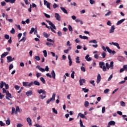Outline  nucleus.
I'll return each instance as SVG.
<instances>
[{
  "instance_id": "nucleus-1",
  "label": "nucleus",
  "mask_w": 127,
  "mask_h": 127,
  "mask_svg": "<svg viewBox=\"0 0 127 127\" xmlns=\"http://www.w3.org/2000/svg\"><path fill=\"white\" fill-rule=\"evenodd\" d=\"M106 66L105 65V63L104 62H101L99 63V67L102 69L104 72H106L107 70H109L110 68L111 69H114V62L112 61L110 62V65L109 63H106L105 64Z\"/></svg>"
},
{
  "instance_id": "nucleus-2",
  "label": "nucleus",
  "mask_w": 127,
  "mask_h": 127,
  "mask_svg": "<svg viewBox=\"0 0 127 127\" xmlns=\"http://www.w3.org/2000/svg\"><path fill=\"white\" fill-rule=\"evenodd\" d=\"M55 96H56V93H53L52 97L47 101V104H49L50 102H52V101H55Z\"/></svg>"
},
{
  "instance_id": "nucleus-3",
  "label": "nucleus",
  "mask_w": 127,
  "mask_h": 127,
  "mask_svg": "<svg viewBox=\"0 0 127 127\" xmlns=\"http://www.w3.org/2000/svg\"><path fill=\"white\" fill-rule=\"evenodd\" d=\"M44 5H46L47 8H49V9H51V8L50 7V3L48 2L47 0H44Z\"/></svg>"
},
{
  "instance_id": "nucleus-4",
  "label": "nucleus",
  "mask_w": 127,
  "mask_h": 127,
  "mask_svg": "<svg viewBox=\"0 0 127 127\" xmlns=\"http://www.w3.org/2000/svg\"><path fill=\"white\" fill-rule=\"evenodd\" d=\"M32 85H33V82H31L29 84H28V82H23V86H24V87H27V86H28V87H31Z\"/></svg>"
},
{
  "instance_id": "nucleus-5",
  "label": "nucleus",
  "mask_w": 127,
  "mask_h": 127,
  "mask_svg": "<svg viewBox=\"0 0 127 127\" xmlns=\"http://www.w3.org/2000/svg\"><path fill=\"white\" fill-rule=\"evenodd\" d=\"M55 17L56 18L57 20H58V21H60V20H61V17L58 13H56L55 14Z\"/></svg>"
},
{
  "instance_id": "nucleus-6",
  "label": "nucleus",
  "mask_w": 127,
  "mask_h": 127,
  "mask_svg": "<svg viewBox=\"0 0 127 127\" xmlns=\"http://www.w3.org/2000/svg\"><path fill=\"white\" fill-rule=\"evenodd\" d=\"M47 22H48V23H49V24L51 25V26H52V27H53L54 29H56V27L55 26V25H54V24H53V23H52L51 21L47 20Z\"/></svg>"
},
{
  "instance_id": "nucleus-7",
  "label": "nucleus",
  "mask_w": 127,
  "mask_h": 127,
  "mask_svg": "<svg viewBox=\"0 0 127 127\" xmlns=\"http://www.w3.org/2000/svg\"><path fill=\"white\" fill-rule=\"evenodd\" d=\"M109 44H113V45H114V46H116L118 49H121V47H120V45L118 43H115L114 42H112V43H110Z\"/></svg>"
},
{
  "instance_id": "nucleus-8",
  "label": "nucleus",
  "mask_w": 127,
  "mask_h": 127,
  "mask_svg": "<svg viewBox=\"0 0 127 127\" xmlns=\"http://www.w3.org/2000/svg\"><path fill=\"white\" fill-rule=\"evenodd\" d=\"M39 94H43V95H46V91L43 90L42 89L38 90L37 91Z\"/></svg>"
},
{
  "instance_id": "nucleus-9",
  "label": "nucleus",
  "mask_w": 127,
  "mask_h": 127,
  "mask_svg": "<svg viewBox=\"0 0 127 127\" xmlns=\"http://www.w3.org/2000/svg\"><path fill=\"white\" fill-rule=\"evenodd\" d=\"M101 79H102V78L101 77V75L100 74V73H99L97 76V80H96L97 84H99V83L101 82Z\"/></svg>"
},
{
  "instance_id": "nucleus-10",
  "label": "nucleus",
  "mask_w": 127,
  "mask_h": 127,
  "mask_svg": "<svg viewBox=\"0 0 127 127\" xmlns=\"http://www.w3.org/2000/svg\"><path fill=\"white\" fill-rule=\"evenodd\" d=\"M80 83V86H83V83H86V80L85 79H80L79 81Z\"/></svg>"
},
{
  "instance_id": "nucleus-11",
  "label": "nucleus",
  "mask_w": 127,
  "mask_h": 127,
  "mask_svg": "<svg viewBox=\"0 0 127 127\" xmlns=\"http://www.w3.org/2000/svg\"><path fill=\"white\" fill-rule=\"evenodd\" d=\"M114 32H115V25H113L109 31V33H114Z\"/></svg>"
},
{
  "instance_id": "nucleus-12",
  "label": "nucleus",
  "mask_w": 127,
  "mask_h": 127,
  "mask_svg": "<svg viewBox=\"0 0 127 127\" xmlns=\"http://www.w3.org/2000/svg\"><path fill=\"white\" fill-rule=\"evenodd\" d=\"M125 20L126 19L124 18L118 21L117 23V25H120V24H122V23H123V22H124Z\"/></svg>"
},
{
  "instance_id": "nucleus-13",
  "label": "nucleus",
  "mask_w": 127,
  "mask_h": 127,
  "mask_svg": "<svg viewBox=\"0 0 127 127\" xmlns=\"http://www.w3.org/2000/svg\"><path fill=\"white\" fill-rule=\"evenodd\" d=\"M27 122L29 126H32V123H31V119H30V118L28 117L27 118Z\"/></svg>"
},
{
  "instance_id": "nucleus-14",
  "label": "nucleus",
  "mask_w": 127,
  "mask_h": 127,
  "mask_svg": "<svg viewBox=\"0 0 127 127\" xmlns=\"http://www.w3.org/2000/svg\"><path fill=\"white\" fill-rule=\"evenodd\" d=\"M32 95V90H29V91H27L26 92V95L27 97H29V96H31Z\"/></svg>"
},
{
  "instance_id": "nucleus-15",
  "label": "nucleus",
  "mask_w": 127,
  "mask_h": 127,
  "mask_svg": "<svg viewBox=\"0 0 127 127\" xmlns=\"http://www.w3.org/2000/svg\"><path fill=\"white\" fill-rule=\"evenodd\" d=\"M78 117H81V119H87L85 115H84V114H82L81 113L78 114Z\"/></svg>"
},
{
  "instance_id": "nucleus-16",
  "label": "nucleus",
  "mask_w": 127,
  "mask_h": 127,
  "mask_svg": "<svg viewBox=\"0 0 127 127\" xmlns=\"http://www.w3.org/2000/svg\"><path fill=\"white\" fill-rule=\"evenodd\" d=\"M125 70V71H126L127 72V67L123 66V68H121L120 70V73H123V72H124Z\"/></svg>"
},
{
  "instance_id": "nucleus-17",
  "label": "nucleus",
  "mask_w": 127,
  "mask_h": 127,
  "mask_svg": "<svg viewBox=\"0 0 127 127\" xmlns=\"http://www.w3.org/2000/svg\"><path fill=\"white\" fill-rule=\"evenodd\" d=\"M37 68H38V69H39V70L41 71V72H45V69L42 67H40V66L39 65H37Z\"/></svg>"
},
{
  "instance_id": "nucleus-18",
  "label": "nucleus",
  "mask_w": 127,
  "mask_h": 127,
  "mask_svg": "<svg viewBox=\"0 0 127 127\" xmlns=\"http://www.w3.org/2000/svg\"><path fill=\"white\" fill-rule=\"evenodd\" d=\"M51 75L53 77V79H55L56 77V74H55V71H54V70H53L51 72Z\"/></svg>"
},
{
  "instance_id": "nucleus-19",
  "label": "nucleus",
  "mask_w": 127,
  "mask_h": 127,
  "mask_svg": "<svg viewBox=\"0 0 127 127\" xmlns=\"http://www.w3.org/2000/svg\"><path fill=\"white\" fill-rule=\"evenodd\" d=\"M89 55H87L85 57V59L87 61L90 62L92 61V58H89Z\"/></svg>"
},
{
  "instance_id": "nucleus-20",
  "label": "nucleus",
  "mask_w": 127,
  "mask_h": 127,
  "mask_svg": "<svg viewBox=\"0 0 127 127\" xmlns=\"http://www.w3.org/2000/svg\"><path fill=\"white\" fill-rule=\"evenodd\" d=\"M89 55H87L85 57V59L87 61L90 62L92 61V58H89Z\"/></svg>"
},
{
  "instance_id": "nucleus-21",
  "label": "nucleus",
  "mask_w": 127,
  "mask_h": 127,
  "mask_svg": "<svg viewBox=\"0 0 127 127\" xmlns=\"http://www.w3.org/2000/svg\"><path fill=\"white\" fill-rule=\"evenodd\" d=\"M89 55H87L85 57V59L87 61L90 62L92 61V58H89Z\"/></svg>"
},
{
  "instance_id": "nucleus-22",
  "label": "nucleus",
  "mask_w": 127,
  "mask_h": 127,
  "mask_svg": "<svg viewBox=\"0 0 127 127\" xmlns=\"http://www.w3.org/2000/svg\"><path fill=\"white\" fill-rule=\"evenodd\" d=\"M6 55H8V52H4L1 55V58H4Z\"/></svg>"
},
{
  "instance_id": "nucleus-23",
  "label": "nucleus",
  "mask_w": 127,
  "mask_h": 127,
  "mask_svg": "<svg viewBox=\"0 0 127 127\" xmlns=\"http://www.w3.org/2000/svg\"><path fill=\"white\" fill-rule=\"evenodd\" d=\"M61 9L62 10V11H63V12H64V13H65L66 14H68V12L67 11V10L65 9V8L63 7H61Z\"/></svg>"
},
{
  "instance_id": "nucleus-24",
  "label": "nucleus",
  "mask_w": 127,
  "mask_h": 127,
  "mask_svg": "<svg viewBox=\"0 0 127 127\" xmlns=\"http://www.w3.org/2000/svg\"><path fill=\"white\" fill-rule=\"evenodd\" d=\"M20 109H19V107L16 106V111L15 112V115L17 114V113H20Z\"/></svg>"
},
{
  "instance_id": "nucleus-25",
  "label": "nucleus",
  "mask_w": 127,
  "mask_h": 127,
  "mask_svg": "<svg viewBox=\"0 0 127 127\" xmlns=\"http://www.w3.org/2000/svg\"><path fill=\"white\" fill-rule=\"evenodd\" d=\"M5 17H6V20H8V21H9V22H13V20L12 19H8V15H5Z\"/></svg>"
},
{
  "instance_id": "nucleus-26",
  "label": "nucleus",
  "mask_w": 127,
  "mask_h": 127,
  "mask_svg": "<svg viewBox=\"0 0 127 127\" xmlns=\"http://www.w3.org/2000/svg\"><path fill=\"white\" fill-rule=\"evenodd\" d=\"M51 54L52 55V56H53V57H56V60H58V56H56V55H55V53H54V52H51Z\"/></svg>"
},
{
  "instance_id": "nucleus-27",
  "label": "nucleus",
  "mask_w": 127,
  "mask_h": 127,
  "mask_svg": "<svg viewBox=\"0 0 127 127\" xmlns=\"http://www.w3.org/2000/svg\"><path fill=\"white\" fill-rule=\"evenodd\" d=\"M79 38H81V39H88V37L86 36H82V35H79Z\"/></svg>"
},
{
  "instance_id": "nucleus-28",
  "label": "nucleus",
  "mask_w": 127,
  "mask_h": 127,
  "mask_svg": "<svg viewBox=\"0 0 127 127\" xmlns=\"http://www.w3.org/2000/svg\"><path fill=\"white\" fill-rule=\"evenodd\" d=\"M89 43H94V44H97L98 43V41L96 40H92L89 41Z\"/></svg>"
},
{
  "instance_id": "nucleus-29",
  "label": "nucleus",
  "mask_w": 127,
  "mask_h": 127,
  "mask_svg": "<svg viewBox=\"0 0 127 127\" xmlns=\"http://www.w3.org/2000/svg\"><path fill=\"white\" fill-rule=\"evenodd\" d=\"M33 83L34 84V85L36 86H40V83L38 81L35 80L33 82Z\"/></svg>"
},
{
  "instance_id": "nucleus-30",
  "label": "nucleus",
  "mask_w": 127,
  "mask_h": 127,
  "mask_svg": "<svg viewBox=\"0 0 127 127\" xmlns=\"http://www.w3.org/2000/svg\"><path fill=\"white\" fill-rule=\"evenodd\" d=\"M6 125H7V126H9V125H10V119H9L8 118L6 121Z\"/></svg>"
},
{
  "instance_id": "nucleus-31",
  "label": "nucleus",
  "mask_w": 127,
  "mask_h": 127,
  "mask_svg": "<svg viewBox=\"0 0 127 127\" xmlns=\"http://www.w3.org/2000/svg\"><path fill=\"white\" fill-rule=\"evenodd\" d=\"M109 124L111 126H115L116 125V122H115V121H111L109 122Z\"/></svg>"
},
{
  "instance_id": "nucleus-32",
  "label": "nucleus",
  "mask_w": 127,
  "mask_h": 127,
  "mask_svg": "<svg viewBox=\"0 0 127 127\" xmlns=\"http://www.w3.org/2000/svg\"><path fill=\"white\" fill-rule=\"evenodd\" d=\"M43 35L44 36V37H46V38H48V37H49V35H48V34H47L46 32L43 33Z\"/></svg>"
},
{
  "instance_id": "nucleus-33",
  "label": "nucleus",
  "mask_w": 127,
  "mask_h": 127,
  "mask_svg": "<svg viewBox=\"0 0 127 127\" xmlns=\"http://www.w3.org/2000/svg\"><path fill=\"white\" fill-rule=\"evenodd\" d=\"M75 59H76V63H77V64H79L80 63V57H77Z\"/></svg>"
},
{
  "instance_id": "nucleus-34",
  "label": "nucleus",
  "mask_w": 127,
  "mask_h": 127,
  "mask_svg": "<svg viewBox=\"0 0 127 127\" xmlns=\"http://www.w3.org/2000/svg\"><path fill=\"white\" fill-rule=\"evenodd\" d=\"M25 40H26V37H23L19 41V42H21V41L25 42Z\"/></svg>"
},
{
  "instance_id": "nucleus-35",
  "label": "nucleus",
  "mask_w": 127,
  "mask_h": 127,
  "mask_svg": "<svg viewBox=\"0 0 127 127\" xmlns=\"http://www.w3.org/2000/svg\"><path fill=\"white\" fill-rule=\"evenodd\" d=\"M15 108H14V107H12L11 115H14V113L15 114Z\"/></svg>"
},
{
  "instance_id": "nucleus-36",
  "label": "nucleus",
  "mask_w": 127,
  "mask_h": 127,
  "mask_svg": "<svg viewBox=\"0 0 127 127\" xmlns=\"http://www.w3.org/2000/svg\"><path fill=\"white\" fill-rule=\"evenodd\" d=\"M3 86H4V83H3V81H1L0 83V89H2V88H3Z\"/></svg>"
},
{
  "instance_id": "nucleus-37",
  "label": "nucleus",
  "mask_w": 127,
  "mask_h": 127,
  "mask_svg": "<svg viewBox=\"0 0 127 127\" xmlns=\"http://www.w3.org/2000/svg\"><path fill=\"white\" fill-rule=\"evenodd\" d=\"M74 74H75V71H72L71 74V78H72V79H74V78H75V75H74Z\"/></svg>"
},
{
  "instance_id": "nucleus-38",
  "label": "nucleus",
  "mask_w": 127,
  "mask_h": 127,
  "mask_svg": "<svg viewBox=\"0 0 127 127\" xmlns=\"http://www.w3.org/2000/svg\"><path fill=\"white\" fill-rule=\"evenodd\" d=\"M11 59H12L11 56L7 57V59L8 62H12V60H11Z\"/></svg>"
},
{
  "instance_id": "nucleus-39",
  "label": "nucleus",
  "mask_w": 127,
  "mask_h": 127,
  "mask_svg": "<svg viewBox=\"0 0 127 127\" xmlns=\"http://www.w3.org/2000/svg\"><path fill=\"white\" fill-rule=\"evenodd\" d=\"M106 48L109 53H112V50H111L109 47H106Z\"/></svg>"
},
{
  "instance_id": "nucleus-40",
  "label": "nucleus",
  "mask_w": 127,
  "mask_h": 127,
  "mask_svg": "<svg viewBox=\"0 0 127 127\" xmlns=\"http://www.w3.org/2000/svg\"><path fill=\"white\" fill-rule=\"evenodd\" d=\"M68 30L70 32H72L73 31V28H72V26H71V25H68Z\"/></svg>"
},
{
  "instance_id": "nucleus-41",
  "label": "nucleus",
  "mask_w": 127,
  "mask_h": 127,
  "mask_svg": "<svg viewBox=\"0 0 127 127\" xmlns=\"http://www.w3.org/2000/svg\"><path fill=\"white\" fill-rule=\"evenodd\" d=\"M84 106L85 108H88V107H89V102L85 101L84 103Z\"/></svg>"
},
{
  "instance_id": "nucleus-42",
  "label": "nucleus",
  "mask_w": 127,
  "mask_h": 127,
  "mask_svg": "<svg viewBox=\"0 0 127 127\" xmlns=\"http://www.w3.org/2000/svg\"><path fill=\"white\" fill-rule=\"evenodd\" d=\"M79 122L80 127H85V126L83 125V121H82V120L80 119Z\"/></svg>"
},
{
  "instance_id": "nucleus-43",
  "label": "nucleus",
  "mask_w": 127,
  "mask_h": 127,
  "mask_svg": "<svg viewBox=\"0 0 127 127\" xmlns=\"http://www.w3.org/2000/svg\"><path fill=\"white\" fill-rule=\"evenodd\" d=\"M82 91H83L84 93H88V92H89V89L87 88H83Z\"/></svg>"
},
{
  "instance_id": "nucleus-44",
  "label": "nucleus",
  "mask_w": 127,
  "mask_h": 127,
  "mask_svg": "<svg viewBox=\"0 0 127 127\" xmlns=\"http://www.w3.org/2000/svg\"><path fill=\"white\" fill-rule=\"evenodd\" d=\"M6 95L8 98H11V94L9 93V92L7 91Z\"/></svg>"
},
{
  "instance_id": "nucleus-45",
  "label": "nucleus",
  "mask_w": 127,
  "mask_h": 127,
  "mask_svg": "<svg viewBox=\"0 0 127 127\" xmlns=\"http://www.w3.org/2000/svg\"><path fill=\"white\" fill-rule=\"evenodd\" d=\"M121 105L122 106V107H126V103H125V102L124 101H121L120 102Z\"/></svg>"
},
{
  "instance_id": "nucleus-46",
  "label": "nucleus",
  "mask_w": 127,
  "mask_h": 127,
  "mask_svg": "<svg viewBox=\"0 0 127 127\" xmlns=\"http://www.w3.org/2000/svg\"><path fill=\"white\" fill-rule=\"evenodd\" d=\"M35 30V29H34V28H33V27L31 28V30L29 32L30 34H32L33 32H34Z\"/></svg>"
},
{
  "instance_id": "nucleus-47",
  "label": "nucleus",
  "mask_w": 127,
  "mask_h": 127,
  "mask_svg": "<svg viewBox=\"0 0 127 127\" xmlns=\"http://www.w3.org/2000/svg\"><path fill=\"white\" fill-rule=\"evenodd\" d=\"M40 79L41 82H42L43 84H45V79H44V78L42 77H40Z\"/></svg>"
},
{
  "instance_id": "nucleus-48",
  "label": "nucleus",
  "mask_w": 127,
  "mask_h": 127,
  "mask_svg": "<svg viewBox=\"0 0 127 127\" xmlns=\"http://www.w3.org/2000/svg\"><path fill=\"white\" fill-rule=\"evenodd\" d=\"M80 69L82 72H86V68L84 66H81Z\"/></svg>"
},
{
  "instance_id": "nucleus-49",
  "label": "nucleus",
  "mask_w": 127,
  "mask_h": 127,
  "mask_svg": "<svg viewBox=\"0 0 127 127\" xmlns=\"http://www.w3.org/2000/svg\"><path fill=\"white\" fill-rule=\"evenodd\" d=\"M10 33H12V34H14V33H15V30L14 29V28H12L11 31H10Z\"/></svg>"
},
{
  "instance_id": "nucleus-50",
  "label": "nucleus",
  "mask_w": 127,
  "mask_h": 127,
  "mask_svg": "<svg viewBox=\"0 0 127 127\" xmlns=\"http://www.w3.org/2000/svg\"><path fill=\"white\" fill-rule=\"evenodd\" d=\"M43 53L45 57H47V51L46 50L43 51Z\"/></svg>"
},
{
  "instance_id": "nucleus-51",
  "label": "nucleus",
  "mask_w": 127,
  "mask_h": 127,
  "mask_svg": "<svg viewBox=\"0 0 127 127\" xmlns=\"http://www.w3.org/2000/svg\"><path fill=\"white\" fill-rule=\"evenodd\" d=\"M34 58L35 60H36V61H39V60H40V58L39 57V56H35Z\"/></svg>"
},
{
  "instance_id": "nucleus-52",
  "label": "nucleus",
  "mask_w": 127,
  "mask_h": 127,
  "mask_svg": "<svg viewBox=\"0 0 127 127\" xmlns=\"http://www.w3.org/2000/svg\"><path fill=\"white\" fill-rule=\"evenodd\" d=\"M107 56V54H106V53H105L104 52H103L102 54V56L103 57V58H106V56Z\"/></svg>"
},
{
  "instance_id": "nucleus-53",
  "label": "nucleus",
  "mask_w": 127,
  "mask_h": 127,
  "mask_svg": "<svg viewBox=\"0 0 127 127\" xmlns=\"http://www.w3.org/2000/svg\"><path fill=\"white\" fill-rule=\"evenodd\" d=\"M53 112L54 113V114H56V115H57L58 114V112H57V110L55 109V108H53Z\"/></svg>"
},
{
  "instance_id": "nucleus-54",
  "label": "nucleus",
  "mask_w": 127,
  "mask_h": 127,
  "mask_svg": "<svg viewBox=\"0 0 127 127\" xmlns=\"http://www.w3.org/2000/svg\"><path fill=\"white\" fill-rule=\"evenodd\" d=\"M90 83L91 84V85H93V86H96V84H95V81L91 80L90 81Z\"/></svg>"
},
{
  "instance_id": "nucleus-55",
  "label": "nucleus",
  "mask_w": 127,
  "mask_h": 127,
  "mask_svg": "<svg viewBox=\"0 0 127 127\" xmlns=\"http://www.w3.org/2000/svg\"><path fill=\"white\" fill-rule=\"evenodd\" d=\"M105 112H106V108H105V107H102V114L105 113Z\"/></svg>"
},
{
  "instance_id": "nucleus-56",
  "label": "nucleus",
  "mask_w": 127,
  "mask_h": 127,
  "mask_svg": "<svg viewBox=\"0 0 127 127\" xmlns=\"http://www.w3.org/2000/svg\"><path fill=\"white\" fill-rule=\"evenodd\" d=\"M5 125V124L3 123L2 121H0V126L1 127H4Z\"/></svg>"
},
{
  "instance_id": "nucleus-57",
  "label": "nucleus",
  "mask_w": 127,
  "mask_h": 127,
  "mask_svg": "<svg viewBox=\"0 0 127 127\" xmlns=\"http://www.w3.org/2000/svg\"><path fill=\"white\" fill-rule=\"evenodd\" d=\"M89 2L90 4H94V3L95 2L94 0H89Z\"/></svg>"
},
{
  "instance_id": "nucleus-58",
  "label": "nucleus",
  "mask_w": 127,
  "mask_h": 127,
  "mask_svg": "<svg viewBox=\"0 0 127 127\" xmlns=\"http://www.w3.org/2000/svg\"><path fill=\"white\" fill-rule=\"evenodd\" d=\"M15 89L16 90H19V89H20V87H19L18 85H15L14 87Z\"/></svg>"
},
{
  "instance_id": "nucleus-59",
  "label": "nucleus",
  "mask_w": 127,
  "mask_h": 127,
  "mask_svg": "<svg viewBox=\"0 0 127 127\" xmlns=\"http://www.w3.org/2000/svg\"><path fill=\"white\" fill-rule=\"evenodd\" d=\"M111 13H112V11L109 10L107 13L105 14V16H109Z\"/></svg>"
},
{
  "instance_id": "nucleus-60",
  "label": "nucleus",
  "mask_w": 127,
  "mask_h": 127,
  "mask_svg": "<svg viewBox=\"0 0 127 127\" xmlns=\"http://www.w3.org/2000/svg\"><path fill=\"white\" fill-rule=\"evenodd\" d=\"M110 92V89H106L104 90V94H108Z\"/></svg>"
},
{
  "instance_id": "nucleus-61",
  "label": "nucleus",
  "mask_w": 127,
  "mask_h": 127,
  "mask_svg": "<svg viewBox=\"0 0 127 127\" xmlns=\"http://www.w3.org/2000/svg\"><path fill=\"white\" fill-rule=\"evenodd\" d=\"M41 74L40 73L37 72V73H36V77H37V78H39V77H41Z\"/></svg>"
},
{
  "instance_id": "nucleus-62",
  "label": "nucleus",
  "mask_w": 127,
  "mask_h": 127,
  "mask_svg": "<svg viewBox=\"0 0 127 127\" xmlns=\"http://www.w3.org/2000/svg\"><path fill=\"white\" fill-rule=\"evenodd\" d=\"M4 38H5V39H9V35L7 34L5 35Z\"/></svg>"
},
{
  "instance_id": "nucleus-63",
  "label": "nucleus",
  "mask_w": 127,
  "mask_h": 127,
  "mask_svg": "<svg viewBox=\"0 0 127 127\" xmlns=\"http://www.w3.org/2000/svg\"><path fill=\"white\" fill-rule=\"evenodd\" d=\"M13 68V65L12 64H11L9 65V70H11Z\"/></svg>"
},
{
  "instance_id": "nucleus-64",
  "label": "nucleus",
  "mask_w": 127,
  "mask_h": 127,
  "mask_svg": "<svg viewBox=\"0 0 127 127\" xmlns=\"http://www.w3.org/2000/svg\"><path fill=\"white\" fill-rule=\"evenodd\" d=\"M57 7H58V5H57V4H56V3H55L53 5V8H57Z\"/></svg>"
}]
</instances>
